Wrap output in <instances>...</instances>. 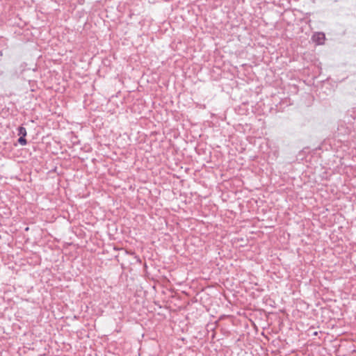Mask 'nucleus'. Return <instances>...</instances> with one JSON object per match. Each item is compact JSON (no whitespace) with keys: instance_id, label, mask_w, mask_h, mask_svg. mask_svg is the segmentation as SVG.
I'll use <instances>...</instances> for the list:
<instances>
[{"instance_id":"2","label":"nucleus","mask_w":356,"mask_h":356,"mask_svg":"<svg viewBox=\"0 0 356 356\" xmlns=\"http://www.w3.org/2000/svg\"><path fill=\"white\" fill-rule=\"evenodd\" d=\"M18 134L21 136L25 137L26 136V129L23 127H20L18 129Z\"/></svg>"},{"instance_id":"1","label":"nucleus","mask_w":356,"mask_h":356,"mask_svg":"<svg viewBox=\"0 0 356 356\" xmlns=\"http://www.w3.org/2000/svg\"><path fill=\"white\" fill-rule=\"evenodd\" d=\"M313 39L318 44H323V42L325 40V35L322 33H318L313 36Z\"/></svg>"},{"instance_id":"3","label":"nucleus","mask_w":356,"mask_h":356,"mask_svg":"<svg viewBox=\"0 0 356 356\" xmlns=\"http://www.w3.org/2000/svg\"><path fill=\"white\" fill-rule=\"evenodd\" d=\"M18 142L22 145H25L26 144V140L23 136H20L18 139Z\"/></svg>"}]
</instances>
